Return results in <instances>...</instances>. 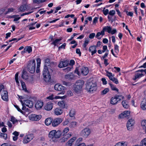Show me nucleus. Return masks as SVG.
Segmentation results:
<instances>
[{
    "instance_id": "obj_1",
    "label": "nucleus",
    "mask_w": 146,
    "mask_h": 146,
    "mask_svg": "<svg viewBox=\"0 0 146 146\" xmlns=\"http://www.w3.org/2000/svg\"><path fill=\"white\" fill-rule=\"evenodd\" d=\"M62 135V133L60 130H58L56 131L54 130L50 131L49 133L48 137L52 140L54 141L56 139L60 137Z\"/></svg>"
},
{
    "instance_id": "obj_2",
    "label": "nucleus",
    "mask_w": 146,
    "mask_h": 146,
    "mask_svg": "<svg viewBox=\"0 0 146 146\" xmlns=\"http://www.w3.org/2000/svg\"><path fill=\"white\" fill-rule=\"evenodd\" d=\"M89 72V69L86 67H82L79 68H76L75 70V73L79 76H80L81 74L83 75L86 76L88 74Z\"/></svg>"
},
{
    "instance_id": "obj_3",
    "label": "nucleus",
    "mask_w": 146,
    "mask_h": 146,
    "mask_svg": "<svg viewBox=\"0 0 146 146\" xmlns=\"http://www.w3.org/2000/svg\"><path fill=\"white\" fill-rule=\"evenodd\" d=\"M43 75L44 80L46 82H49L50 81L51 76L48 70L46 65H44L43 71Z\"/></svg>"
},
{
    "instance_id": "obj_4",
    "label": "nucleus",
    "mask_w": 146,
    "mask_h": 146,
    "mask_svg": "<svg viewBox=\"0 0 146 146\" xmlns=\"http://www.w3.org/2000/svg\"><path fill=\"white\" fill-rule=\"evenodd\" d=\"M97 89L96 84L92 82H90L87 83L86 85V89L87 90L92 93L93 92L96 91Z\"/></svg>"
},
{
    "instance_id": "obj_5",
    "label": "nucleus",
    "mask_w": 146,
    "mask_h": 146,
    "mask_svg": "<svg viewBox=\"0 0 146 146\" xmlns=\"http://www.w3.org/2000/svg\"><path fill=\"white\" fill-rule=\"evenodd\" d=\"M35 61L34 59L29 62L27 68L28 70L31 73H34L35 70Z\"/></svg>"
},
{
    "instance_id": "obj_6",
    "label": "nucleus",
    "mask_w": 146,
    "mask_h": 146,
    "mask_svg": "<svg viewBox=\"0 0 146 146\" xmlns=\"http://www.w3.org/2000/svg\"><path fill=\"white\" fill-rule=\"evenodd\" d=\"M84 84V82L82 80H80L77 81L75 84V90L76 92H78L81 90Z\"/></svg>"
},
{
    "instance_id": "obj_7",
    "label": "nucleus",
    "mask_w": 146,
    "mask_h": 146,
    "mask_svg": "<svg viewBox=\"0 0 146 146\" xmlns=\"http://www.w3.org/2000/svg\"><path fill=\"white\" fill-rule=\"evenodd\" d=\"M124 97L121 95H116L111 98L110 101V103L112 105L116 104L117 102L123 99Z\"/></svg>"
},
{
    "instance_id": "obj_8",
    "label": "nucleus",
    "mask_w": 146,
    "mask_h": 146,
    "mask_svg": "<svg viewBox=\"0 0 146 146\" xmlns=\"http://www.w3.org/2000/svg\"><path fill=\"white\" fill-rule=\"evenodd\" d=\"M33 138L34 136L33 134L27 135L24 137L23 142L24 143H27L31 141Z\"/></svg>"
},
{
    "instance_id": "obj_9",
    "label": "nucleus",
    "mask_w": 146,
    "mask_h": 146,
    "mask_svg": "<svg viewBox=\"0 0 146 146\" xmlns=\"http://www.w3.org/2000/svg\"><path fill=\"white\" fill-rule=\"evenodd\" d=\"M90 133V129L88 128H85L81 131L80 134L83 137H86L89 135Z\"/></svg>"
},
{
    "instance_id": "obj_10",
    "label": "nucleus",
    "mask_w": 146,
    "mask_h": 146,
    "mask_svg": "<svg viewBox=\"0 0 146 146\" xmlns=\"http://www.w3.org/2000/svg\"><path fill=\"white\" fill-rule=\"evenodd\" d=\"M54 88L56 90L62 91L60 94H64V93L63 91L65 90V88L64 86L62 85L57 84H55L54 86Z\"/></svg>"
},
{
    "instance_id": "obj_11",
    "label": "nucleus",
    "mask_w": 146,
    "mask_h": 146,
    "mask_svg": "<svg viewBox=\"0 0 146 146\" xmlns=\"http://www.w3.org/2000/svg\"><path fill=\"white\" fill-rule=\"evenodd\" d=\"M63 121L62 118H57L54 119L52 122V125L53 127H56L59 124Z\"/></svg>"
},
{
    "instance_id": "obj_12",
    "label": "nucleus",
    "mask_w": 146,
    "mask_h": 146,
    "mask_svg": "<svg viewBox=\"0 0 146 146\" xmlns=\"http://www.w3.org/2000/svg\"><path fill=\"white\" fill-rule=\"evenodd\" d=\"M41 116L40 115L36 114H32L29 116V119L33 121H38L41 118Z\"/></svg>"
},
{
    "instance_id": "obj_13",
    "label": "nucleus",
    "mask_w": 146,
    "mask_h": 146,
    "mask_svg": "<svg viewBox=\"0 0 146 146\" xmlns=\"http://www.w3.org/2000/svg\"><path fill=\"white\" fill-rule=\"evenodd\" d=\"M134 123V121L133 119H131L129 120L127 124V127L128 130H131V127L133 125Z\"/></svg>"
},
{
    "instance_id": "obj_14",
    "label": "nucleus",
    "mask_w": 146,
    "mask_h": 146,
    "mask_svg": "<svg viewBox=\"0 0 146 146\" xmlns=\"http://www.w3.org/2000/svg\"><path fill=\"white\" fill-rule=\"evenodd\" d=\"M1 96L2 99L3 100L6 101H8V92L7 91L4 90L1 93Z\"/></svg>"
},
{
    "instance_id": "obj_15",
    "label": "nucleus",
    "mask_w": 146,
    "mask_h": 146,
    "mask_svg": "<svg viewBox=\"0 0 146 146\" xmlns=\"http://www.w3.org/2000/svg\"><path fill=\"white\" fill-rule=\"evenodd\" d=\"M43 105V102L41 101L38 100L35 104V107L37 110L41 109Z\"/></svg>"
},
{
    "instance_id": "obj_16",
    "label": "nucleus",
    "mask_w": 146,
    "mask_h": 146,
    "mask_svg": "<svg viewBox=\"0 0 146 146\" xmlns=\"http://www.w3.org/2000/svg\"><path fill=\"white\" fill-rule=\"evenodd\" d=\"M96 46H90L89 48V51L91 53L92 56L96 53L97 52Z\"/></svg>"
},
{
    "instance_id": "obj_17",
    "label": "nucleus",
    "mask_w": 146,
    "mask_h": 146,
    "mask_svg": "<svg viewBox=\"0 0 146 146\" xmlns=\"http://www.w3.org/2000/svg\"><path fill=\"white\" fill-rule=\"evenodd\" d=\"M53 104L52 103L49 102L47 103L44 106V109L47 111L51 110L53 108Z\"/></svg>"
},
{
    "instance_id": "obj_18",
    "label": "nucleus",
    "mask_w": 146,
    "mask_h": 146,
    "mask_svg": "<svg viewBox=\"0 0 146 146\" xmlns=\"http://www.w3.org/2000/svg\"><path fill=\"white\" fill-rule=\"evenodd\" d=\"M24 104L29 108H31L33 106V102L32 101L29 100L24 101Z\"/></svg>"
},
{
    "instance_id": "obj_19",
    "label": "nucleus",
    "mask_w": 146,
    "mask_h": 146,
    "mask_svg": "<svg viewBox=\"0 0 146 146\" xmlns=\"http://www.w3.org/2000/svg\"><path fill=\"white\" fill-rule=\"evenodd\" d=\"M68 64V61L67 60L61 61L58 65L60 68H62L67 66Z\"/></svg>"
},
{
    "instance_id": "obj_20",
    "label": "nucleus",
    "mask_w": 146,
    "mask_h": 146,
    "mask_svg": "<svg viewBox=\"0 0 146 146\" xmlns=\"http://www.w3.org/2000/svg\"><path fill=\"white\" fill-rule=\"evenodd\" d=\"M76 77V76L71 73L67 74L65 76V78L68 80L75 79Z\"/></svg>"
},
{
    "instance_id": "obj_21",
    "label": "nucleus",
    "mask_w": 146,
    "mask_h": 146,
    "mask_svg": "<svg viewBox=\"0 0 146 146\" xmlns=\"http://www.w3.org/2000/svg\"><path fill=\"white\" fill-rule=\"evenodd\" d=\"M72 133L71 132H69L68 134H65L64 135H63L64 136L62 138V141L64 142L66 141L68 138L72 136Z\"/></svg>"
},
{
    "instance_id": "obj_22",
    "label": "nucleus",
    "mask_w": 146,
    "mask_h": 146,
    "mask_svg": "<svg viewBox=\"0 0 146 146\" xmlns=\"http://www.w3.org/2000/svg\"><path fill=\"white\" fill-rule=\"evenodd\" d=\"M130 112L129 111H124L119 115V117L121 118L125 117L129 115Z\"/></svg>"
},
{
    "instance_id": "obj_23",
    "label": "nucleus",
    "mask_w": 146,
    "mask_h": 146,
    "mask_svg": "<svg viewBox=\"0 0 146 146\" xmlns=\"http://www.w3.org/2000/svg\"><path fill=\"white\" fill-rule=\"evenodd\" d=\"M141 107L143 110H146V99L144 98L141 104Z\"/></svg>"
},
{
    "instance_id": "obj_24",
    "label": "nucleus",
    "mask_w": 146,
    "mask_h": 146,
    "mask_svg": "<svg viewBox=\"0 0 146 146\" xmlns=\"http://www.w3.org/2000/svg\"><path fill=\"white\" fill-rule=\"evenodd\" d=\"M104 35V31L102 30L101 32H98L96 36V38L98 39H100Z\"/></svg>"
},
{
    "instance_id": "obj_25",
    "label": "nucleus",
    "mask_w": 146,
    "mask_h": 146,
    "mask_svg": "<svg viewBox=\"0 0 146 146\" xmlns=\"http://www.w3.org/2000/svg\"><path fill=\"white\" fill-rule=\"evenodd\" d=\"M106 75L109 78L110 80H111L114 78V74L108 71H106Z\"/></svg>"
},
{
    "instance_id": "obj_26",
    "label": "nucleus",
    "mask_w": 146,
    "mask_h": 146,
    "mask_svg": "<svg viewBox=\"0 0 146 146\" xmlns=\"http://www.w3.org/2000/svg\"><path fill=\"white\" fill-rule=\"evenodd\" d=\"M112 28L110 26H106L104 27L102 30L104 33L105 31H107L108 33H111Z\"/></svg>"
},
{
    "instance_id": "obj_27",
    "label": "nucleus",
    "mask_w": 146,
    "mask_h": 146,
    "mask_svg": "<svg viewBox=\"0 0 146 146\" xmlns=\"http://www.w3.org/2000/svg\"><path fill=\"white\" fill-rule=\"evenodd\" d=\"M54 114L57 115H61L63 113V110L59 108H56L54 110Z\"/></svg>"
},
{
    "instance_id": "obj_28",
    "label": "nucleus",
    "mask_w": 146,
    "mask_h": 146,
    "mask_svg": "<svg viewBox=\"0 0 146 146\" xmlns=\"http://www.w3.org/2000/svg\"><path fill=\"white\" fill-rule=\"evenodd\" d=\"M127 142L122 141L118 142L114 146H127Z\"/></svg>"
},
{
    "instance_id": "obj_29",
    "label": "nucleus",
    "mask_w": 146,
    "mask_h": 146,
    "mask_svg": "<svg viewBox=\"0 0 146 146\" xmlns=\"http://www.w3.org/2000/svg\"><path fill=\"white\" fill-rule=\"evenodd\" d=\"M144 75L142 73H137L135 74L134 77L133 78V80L135 81L137 79L139 78L142 76H143Z\"/></svg>"
},
{
    "instance_id": "obj_30",
    "label": "nucleus",
    "mask_w": 146,
    "mask_h": 146,
    "mask_svg": "<svg viewBox=\"0 0 146 146\" xmlns=\"http://www.w3.org/2000/svg\"><path fill=\"white\" fill-rule=\"evenodd\" d=\"M122 105L123 107L127 109L129 107L128 102L126 100H123L122 101Z\"/></svg>"
},
{
    "instance_id": "obj_31",
    "label": "nucleus",
    "mask_w": 146,
    "mask_h": 146,
    "mask_svg": "<svg viewBox=\"0 0 146 146\" xmlns=\"http://www.w3.org/2000/svg\"><path fill=\"white\" fill-rule=\"evenodd\" d=\"M28 9L26 5L24 4L21 6L19 8V11L23 12L26 9Z\"/></svg>"
},
{
    "instance_id": "obj_32",
    "label": "nucleus",
    "mask_w": 146,
    "mask_h": 146,
    "mask_svg": "<svg viewBox=\"0 0 146 146\" xmlns=\"http://www.w3.org/2000/svg\"><path fill=\"white\" fill-rule=\"evenodd\" d=\"M58 104L62 108H64L65 107V103L64 101H61L59 102Z\"/></svg>"
},
{
    "instance_id": "obj_33",
    "label": "nucleus",
    "mask_w": 146,
    "mask_h": 146,
    "mask_svg": "<svg viewBox=\"0 0 146 146\" xmlns=\"http://www.w3.org/2000/svg\"><path fill=\"white\" fill-rule=\"evenodd\" d=\"M52 122V119L50 117L46 119L45 121V124L47 125H48L50 124Z\"/></svg>"
},
{
    "instance_id": "obj_34",
    "label": "nucleus",
    "mask_w": 146,
    "mask_h": 146,
    "mask_svg": "<svg viewBox=\"0 0 146 146\" xmlns=\"http://www.w3.org/2000/svg\"><path fill=\"white\" fill-rule=\"evenodd\" d=\"M141 124L143 129L145 131L146 133V120L142 121Z\"/></svg>"
},
{
    "instance_id": "obj_35",
    "label": "nucleus",
    "mask_w": 146,
    "mask_h": 146,
    "mask_svg": "<svg viewBox=\"0 0 146 146\" xmlns=\"http://www.w3.org/2000/svg\"><path fill=\"white\" fill-rule=\"evenodd\" d=\"M76 139V137H73L70 139L68 142V146H71L73 142Z\"/></svg>"
},
{
    "instance_id": "obj_36",
    "label": "nucleus",
    "mask_w": 146,
    "mask_h": 146,
    "mask_svg": "<svg viewBox=\"0 0 146 146\" xmlns=\"http://www.w3.org/2000/svg\"><path fill=\"white\" fill-rule=\"evenodd\" d=\"M89 42V40L88 39L86 38L85 41H84V43L83 44V46L84 48L86 50L87 49V48L86 47L87 46Z\"/></svg>"
},
{
    "instance_id": "obj_37",
    "label": "nucleus",
    "mask_w": 146,
    "mask_h": 146,
    "mask_svg": "<svg viewBox=\"0 0 146 146\" xmlns=\"http://www.w3.org/2000/svg\"><path fill=\"white\" fill-rule=\"evenodd\" d=\"M21 83L23 89L25 92H27V89L26 87L25 82L23 81H21Z\"/></svg>"
},
{
    "instance_id": "obj_38",
    "label": "nucleus",
    "mask_w": 146,
    "mask_h": 146,
    "mask_svg": "<svg viewBox=\"0 0 146 146\" xmlns=\"http://www.w3.org/2000/svg\"><path fill=\"white\" fill-rule=\"evenodd\" d=\"M139 146H146V138H144L141 140Z\"/></svg>"
},
{
    "instance_id": "obj_39",
    "label": "nucleus",
    "mask_w": 146,
    "mask_h": 146,
    "mask_svg": "<svg viewBox=\"0 0 146 146\" xmlns=\"http://www.w3.org/2000/svg\"><path fill=\"white\" fill-rule=\"evenodd\" d=\"M109 85L111 87V90H113L117 92H118L119 91L118 89L116 88L114 85L113 84L110 83Z\"/></svg>"
},
{
    "instance_id": "obj_40",
    "label": "nucleus",
    "mask_w": 146,
    "mask_h": 146,
    "mask_svg": "<svg viewBox=\"0 0 146 146\" xmlns=\"http://www.w3.org/2000/svg\"><path fill=\"white\" fill-rule=\"evenodd\" d=\"M22 77L24 79L27 80L28 78V76L26 72H24L22 74Z\"/></svg>"
},
{
    "instance_id": "obj_41",
    "label": "nucleus",
    "mask_w": 146,
    "mask_h": 146,
    "mask_svg": "<svg viewBox=\"0 0 146 146\" xmlns=\"http://www.w3.org/2000/svg\"><path fill=\"white\" fill-rule=\"evenodd\" d=\"M26 50V52L29 53L32 51V48L31 46H27L25 48Z\"/></svg>"
},
{
    "instance_id": "obj_42",
    "label": "nucleus",
    "mask_w": 146,
    "mask_h": 146,
    "mask_svg": "<svg viewBox=\"0 0 146 146\" xmlns=\"http://www.w3.org/2000/svg\"><path fill=\"white\" fill-rule=\"evenodd\" d=\"M75 112L74 110L72 109L71 110L70 112L69 115L70 117H73L75 115Z\"/></svg>"
},
{
    "instance_id": "obj_43",
    "label": "nucleus",
    "mask_w": 146,
    "mask_h": 146,
    "mask_svg": "<svg viewBox=\"0 0 146 146\" xmlns=\"http://www.w3.org/2000/svg\"><path fill=\"white\" fill-rule=\"evenodd\" d=\"M61 40V39H56L52 43V44H54L55 46Z\"/></svg>"
},
{
    "instance_id": "obj_44",
    "label": "nucleus",
    "mask_w": 146,
    "mask_h": 146,
    "mask_svg": "<svg viewBox=\"0 0 146 146\" xmlns=\"http://www.w3.org/2000/svg\"><path fill=\"white\" fill-rule=\"evenodd\" d=\"M0 137L6 140L7 138V134L6 133H0Z\"/></svg>"
},
{
    "instance_id": "obj_45",
    "label": "nucleus",
    "mask_w": 146,
    "mask_h": 146,
    "mask_svg": "<svg viewBox=\"0 0 146 146\" xmlns=\"http://www.w3.org/2000/svg\"><path fill=\"white\" fill-rule=\"evenodd\" d=\"M109 90L108 88H106L102 92L101 94L102 95H105L109 91Z\"/></svg>"
},
{
    "instance_id": "obj_46",
    "label": "nucleus",
    "mask_w": 146,
    "mask_h": 146,
    "mask_svg": "<svg viewBox=\"0 0 146 146\" xmlns=\"http://www.w3.org/2000/svg\"><path fill=\"white\" fill-rule=\"evenodd\" d=\"M69 128L68 127L64 128L62 132L63 135H64L65 134H66L69 131Z\"/></svg>"
},
{
    "instance_id": "obj_47",
    "label": "nucleus",
    "mask_w": 146,
    "mask_h": 146,
    "mask_svg": "<svg viewBox=\"0 0 146 146\" xmlns=\"http://www.w3.org/2000/svg\"><path fill=\"white\" fill-rule=\"evenodd\" d=\"M114 49L115 52L118 53L119 52V46L116 44L114 45Z\"/></svg>"
},
{
    "instance_id": "obj_48",
    "label": "nucleus",
    "mask_w": 146,
    "mask_h": 146,
    "mask_svg": "<svg viewBox=\"0 0 146 146\" xmlns=\"http://www.w3.org/2000/svg\"><path fill=\"white\" fill-rule=\"evenodd\" d=\"M11 121L13 123V124H14L17 122V120L13 116L11 117Z\"/></svg>"
},
{
    "instance_id": "obj_49",
    "label": "nucleus",
    "mask_w": 146,
    "mask_h": 146,
    "mask_svg": "<svg viewBox=\"0 0 146 146\" xmlns=\"http://www.w3.org/2000/svg\"><path fill=\"white\" fill-rule=\"evenodd\" d=\"M36 62L37 66H38V67H40L41 62V59L39 58H37L36 59Z\"/></svg>"
},
{
    "instance_id": "obj_50",
    "label": "nucleus",
    "mask_w": 146,
    "mask_h": 146,
    "mask_svg": "<svg viewBox=\"0 0 146 146\" xmlns=\"http://www.w3.org/2000/svg\"><path fill=\"white\" fill-rule=\"evenodd\" d=\"M14 106L18 111L22 113H23V111L21 110L19 108V107L17 105H15Z\"/></svg>"
},
{
    "instance_id": "obj_51",
    "label": "nucleus",
    "mask_w": 146,
    "mask_h": 146,
    "mask_svg": "<svg viewBox=\"0 0 146 146\" xmlns=\"http://www.w3.org/2000/svg\"><path fill=\"white\" fill-rule=\"evenodd\" d=\"M46 0H33V2L35 3H43L46 1Z\"/></svg>"
},
{
    "instance_id": "obj_52",
    "label": "nucleus",
    "mask_w": 146,
    "mask_h": 146,
    "mask_svg": "<svg viewBox=\"0 0 146 146\" xmlns=\"http://www.w3.org/2000/svg\"><path fill=\"white\" fill-rule=\"evenodd\" d=\"M72 68V66H71L70 67H68L64 70L65 72H68L69 71H70Z\"/></svg>"
},
{
    "instance_id": "obj_53",
    "label": "nucleus",
    "mask_w": 146,
    "mask_h": 146,
    "mask_svg": "<svg viewBox=\"0 0 146 146\" xmlns=\"http://www.w3.org/2000/svg\"><path fill=\"white\" fill-rule=\"evenodd\" d=\"M95 34L94 33H92L90 34L89 36V37L90 39H93L95 36Z\"/></svg>"
},
{
    "instance_id": "obj_54",
    "label": "nucleus",
    "mask_w": 146,
    "mask_h": 146,
    "mask_svg": "<svg viewBox=\"0 0 146 146\" xmlns=\"http://www.w3.org/2000/svg\"><path fill=\"white\" fill-rule=\"evenodd\" d=\"M102 84L103 85H106L107 84V81H106V78H102L101 79Z\"/></svg>"
},
{
    "instance_id": "obj_55",
    "label": "nucleus",
    "mask_w": 146,
    "mask_h": 146,
    "mask_svg": "<svg viewBox=\"0 0 146 146\" xmlns=\"http://www.w3.org/2000/svg\"><path fill=\"white\" fill-rule=\"evenodd\" d=\"M14 9H13L12 8H9L8 9V11H7L5 13V14H8L10 12H12L13 11Z\"/></svg>"
},
{
    "instance_id": "obj_56",
    "label": "nucleus",
    "mask_w": 146,
    "mask_h": 146,
    "mask_svg": "<svg viewBox=\"0 0 146 146\" xmlns=\"http://www.w3.org/2000/svg\"><path fill=\"white\" fill-rule=\"evenodd\" d=\"M111 81H112L114 83H115V84H117L119 83V82H118V80L117 78H115V77Z\"/></svg>"
},
{
    "instance_id": "obj_57",
    "label": "nucleus",
    "mask_w": 146,
    "mask_h": 146,
    "mask_svg": "<svg viewBox=\"0 0 146 146\" xmlns=\"http://www.w3.org/2000/svg\"><path fill=\"white\" fill-rule=\"evenodd\" d=\"M109 10L107 9H106L105 10L104 9L103 10V13L105 15H107L109 13Z\"/></svg>"
},
{
    "instance_id": "obj_58",
    "label": "nucleus",
    "mask_w": 146,
    "mask_h": 146,
    "mask_svg": "<svg viewBox=\"0 0 146 146\" xmlns=\"http://www.w3.org/2000/svg\"><path fill=\"white\" fill-rule=\"evenodd\" d=\"M109 14L110 15L113 16L115 14V11L113 10H111L109 12Z\"/></svg>"
},
{
    "instance_id": "obj_59",
    "label": "nucleus",
    "mask_w": 146,
    "mask_h": 146,
    "mask_svg": "<svg viewBox=\"0 0 146 146\" xmlns=\"http://www.w3.org/2000/svg\"><path fill=\"white\" fill-rule=\"evenodd\" d=\"M108 52L109 50H107V52L105 53L104 55V56H103L102 57V58L103 59H105V58L107 56L108 54Z\"/></svg>"
},
{
    "instance_id": "obj_60",
    "label": "nucleus",
    "mask_w": 146,
    "mask_h": 146,
    "mask_svg": "<svg viewBox=\"0 0 146 146\" xmlns=\"http://www.w3.org/2000/svg\"><path fill=\"white\" fill-rule=\"evenodd\" d=\"M77 123L76 121H73L71 122V124L72 127H74L76 125Z\"/></svg>"
},
{
    "instance_id": "obj_61",
    "label": "nucleus",
    "mask_w": 146,
    "mask_h": 146,
    "mask_svg": "<svg viewBox=\"0 0 146 146\" xmlns=\"http://www.w3.org/2000/svg\"><path fill=\"white\" fill-rule=\"evenodd\" d=\"M53 96L54 95L52 94L47 97V98L51 100H52L54 98V97Z\"/></svg>"
},
{
    "instance_id": "obj_62",
    "label": "nucleus",
    "mask_w": 146,
    "mask_h": 146,
    "mask_svg": "<svg viewBox=\"0 0 146 146\" xmlns=\"http://www.w3.org/2000/svg\"><path fill=\"white\" fill-rule=\"evenodd\" d=\"M66 45V44L65 43H64L63 44L61 45V46H59L58 48V49L59 50H60L62 48H64L65 46Z\"/></svg>"
},
{
    "instance_id": "obj_63",
    "label": "nucleus",
    "mask_w": 146,
    "mask_h": 146,
    "mask_svg": "<svg viewBox=\"0 0 146 146\" xmlns=\"http://www.w3.org/2000/svg\"><path fill=\"white\" fill-rule=\"evenodd\" d=\"M75 64V61L73 60H71L69 64L71 66H72L74 65Z\"/></svg>"
},
{
    "instance_id": "obj_64",
    "label": "nucleus",
    "mask_w": 146,
    "mask_h": 146,
    "mask_svg": "<svg viewBox=\"0 0 146 146\" xmlns=\"http://www.w3.org/2000/svg\"><path fill=\"white\" fill-rule=\"evenodd\" d=\"M98 19V17H95L93 20V23L96 24L97 22Z\"/></svg>"
}]
</instances>
